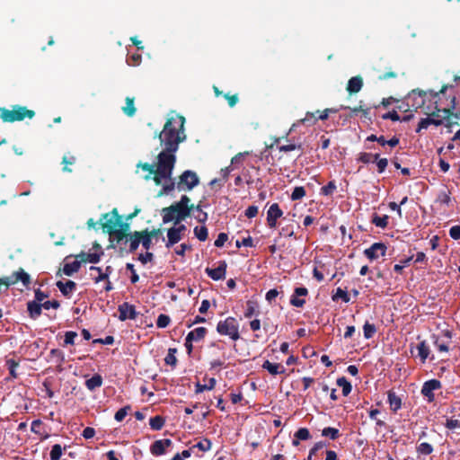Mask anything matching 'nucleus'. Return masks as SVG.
I'll list each match as a JSON object with an SVG mask.
<instances>
[{
  "label": "nucleus",
  "instance_id": "1",
  "mask_svg": "<svg viewBox=\"0 0 460 460\" xmlns=\"http://www.w3.org/2000/svg\"><path fill=\"white\" fill-rule=\"evenodd\" d=\"M184 123V117L171 114L159 134L160 145L163 149L157 155L156 167L146 163L137 164V168L147 172L144 177L146 180L153 179L156 185L162 186L158 196L167 195L174 188L181 191L190 190L199 183L197 173L190 170L182 172L177 184L172 178L176 162L175 153L179 149V145L186 139Z\"/></svg>",
  "mask_w": 460,
  "mask_h": 460
},
{
  "label": "nucleus",
  "instance_id": "2",
  "mask_svg": "<svg viewBox=\"0 0 460 460\" xmlns=\"http://www.w3.org/2000/svg\"><path fill=\"white\" fill-rule=\"evenodd\" d=\"M102 226L104 232L116 238L118 241L123 240L128 226L123 224L121 217L119 216L117 209L103 215L102 218Z\"/></svg>",
  "mask_w": 460,
  "mask_h": 460
},
{
  "label": "nucleus",
  "instance_id": "3",
  "mask_svg": "<svg viewBox=\"0 0 460 460\" xmlns=\"http://www.w3.org/2000/svg\"><path fill=\"white\" fill-rule=\"evenodd\" d=\"M217 331L220 335L228 336L233 341H237L240 338L239 324L234 317H227L218 322Z\"/></svg>",
  "mask_w": 460,
  "mask_h": 460
},
{
  "label": "nucleus",
  "instance_id": "4",
  "mask_svg": "<svg viewBox=\"0 0 460 460\" xmlns=\"http://www.w3.org/2000/svg\"><path fill=\"white\" fill-rule=\"evenodd\" d=\"M33 116V111L21 106L14 107L12 111L5 109L1 110V119L5 122L22 120L25 118L31 119Z\"/></svg>",
  "mask_w": 460,
  "mask_h": 460
},
{
  "label": "nucleus",
  "instance_id": "5",
  "mask_svg": "<svg viewBox=\"0 0 460 460\" xmlns=\"http://www.w3.org/2000/svg\"><path fill=\"white\" fill-rule=\"evenodd\" d=\"M172 445V441L169 438L155 440L151 447L150 452L153 456H159L166 454Z\"/></svg>",
  "mask_w": 460,
  "mask_h": 460
},
{
  "label": "nucleus",
  "instance_id": "6",
  "mask_svg": "<svg viewBox=\"0 0 460 460\" xmlns=\"http://www.w3.org/2000/svg\"><path fill=\"white\" fill-rule=\"evenodd\" d=\"M386 246L382 243H375L369 248L364 251L365 255L371 261L385 256Z\"/></svg>",
  "mask_w": 460,
  "mask_h": 460
},
{
  "label": "nucleus",
  "instance_id": "7",
  "mask_svg": "<svg viewBox=\"0 0 460 460\" xmlns=\"http://www.w3.org/2000/svg\"><path fill=\"white\" fill-rule=\"evenodd\" d=\"M283 216V211L280 209L279 204L273 203L267 212V224L270 228L277 226V220Z\"/></svg>",
  "mask_w": 460,
  "mask_h": 460
},
{
  "label": "nucleus",
  "instance_id": "8",
  "mask_svg": "<svg viewBox=\"0 0 460 460\" xmlns=\"http://www.w3.org/2000/svg\"><path fill=\"white\" fill-rule=\"evenodd\" d=\"M186 230L184 225H180L177 227H172L167 232L168 241L166 247L169 248L177 243L181 239V234Z\"/></svg>",
  "mask_w": 460,
  "mask_h": 460
},
{
  "label": "nucleus",
  "instance_id": "9",
  "mask_svg": "<svg viewBox=\"0 0 460 460\" xmlns=\"http://www.w3.org/2000/svg\"><path fill=\"white\" fill-rule=\"evenodd\" d=\"M440 388V382L436 379H431L424 383L421 394L428 398L429 402L434 400V391Z\"/></svg>",
  "mask_w": 460,
  "mask_h": 460
},
{
  "label": "nucleus",
  "instance_id": "10",
  "mask_svg": "<svg viewBox=\"0 0 460 460\" xmlns=\"http://www.w3.org/2000/svg\"><path fill=\"white\" fill-rule=\"evenodd\" d=\"M206 273L213 280H220L225 279L226 271V263L225 261L220 262L219 266L215 269L207 268Z\"/></svg>",
  "mask_w": 460,
  "mask_h": 460
},
{
  "label": "nucleus",
  "instance_id": "11",
  "mask_svg": "<svg viewBox=\"0 0 460 460\" xmlns=\"http://www.w3.org/2000/svg\"><path fill=\"white\" fill-rule=\"evenodd\" d=\"M119 319L125 321L127 319H135L137 313L134 305L128 303H123L119 306Z\"/></svg>",
  "mask_w": 460,
  "mask_h": 460
},
{
  "label": "nucleus",
  "instance_id": "12",
  "mask_svg": "<svg viewBox=\"0 0 460 460\" xmlns=\"http://www.w3.org/2000/svg\"><path fill=\"white\" fill-rule=\"evenodd\" d=\"M262 368L266 369L270 375L273 376L284 374L286 372V368L283 365L272 363L269 360L264 361L262 364Z\"/></svg>",
  "mask_w": 460,
  "mask_h": 460
},
{
  "label": "nucleus",
  "instance_id": "13",
  "mask_svg": "<svg viewBox=\"0 0 460 460\" xmlns=\"http://www.w3.org/2000/svg\"><path fill=\"white\" fill-rule=\"evenodd\" d=\"M362 86L363 79L360 76H353L348 82L347 91L349 93H357L362 89Z\"/></svg>",
  "mask_w": 460,
  "mask_h": 460
},
{
  "label": "nucleus",
  "instance_id": "14",
  "mask_svg": "<svg viewBox=\"0 0 460 460\" xmlns=\"http://www.w3.org/2000/svg\"><path fill=\"white\" fill-rule=\"evenodd\" d=\"M207 333L205 327H198L188 333V341H199L202 340Z\"/></svg>",
  "mask_w": 460,
  "mask_h": 460
},
{
  "label": "nucleus",
  "instance_id": "15",
  "mask_svg": "<svg viewBox=\"0 0 460 460\" xmlns=\"http://www.w3.org/2000/svg\"><path fill=\"white\" fill-rule=\"evenodd\" d=\"M57 286L60 292L65 295H70L75 289V283L72 280H67L66 282L58 281Z\"/></svg>",
  "mask_w": 460,
  "mask_h": 460
},
{
  "label": "nucleus",
  "instance_id": "16",
  "mask_svg": "<svg viewBox=\"0 0 460 460\" xmlns=\"http://www.w3.org/2000/svg\"><path fill=\"white\" fill-rule=\"evenodd\" d=\"M81 261H73L71 262H66L63 267V272L66 276H71L77 272L81 267Z\"/></svg>",
  "mask_w": 460,
  "mask_h": 460
},
{
  "label": "nucleus",
  "instance_id": "17",
  "mask_svg": "<svg viewBox=\"0 0 460 460\" xmlns=\"http://www.w3.org/2000/svg\"><path fill=\"white\" fill-rule=\"evenodd\" d=\"M90 270L91 271H96L98 273V275L96 277H94V280H95V282H100L102 280H105V279H108L109 275L112 271V269H111V266H108L105 269V272H102V269L100 267L92 266L90 268Z\"/></svg>",
  "mask_w": 460,
  "mask_h": 460
},
{
  "label": "nucleus",
  "instance_id": "18",
  "mask_svg": "<svg viewBox=\"0 0 460 460\" xmlns=\"http://www.w3.org/2000/svg\"><path fill=\"white\" fill-rule=\"evenodd\" d=\"M441 125L442 124V119H431L429 116L428 118L422 119L418 126V128L416 129L417 132H420L421 129L427 128L429 125Z\"/></svg>",
  "mask_w": 460,
  "mask_h": 460
},
{
  "label": "nucleus",
  "instance_id": "19",
  "mask_svg": "<svg viewBox=\"0 0 460 460\" xmlns=\"http://www.w3.org/2000/svg\"><path fill=\"white\" fill-rule=\"evenodd\" d=\"M388 402L393 411H397L402 406L401 398L392 391L388 393Z\"/></svg>",
  "mask_w": 460,
  "mask_h": 460
},
{
  "label": "nucleus",
  "instance_id": "20",
  "mask_svg": "<svg viewBox=\"0 0 460 460\" xmlns=\"http://www.w3.org/2000/svg\"><path fill=\"white\" fill-rule=\"evenodd\" d=\"M102 378L100 375H94L91 378L87 379L85 381V386L90 391H93L96 388L102 386Z\"/></svg>",
  "mask_w": 460,
  "mask_h": 460
},
{
  "label": "nucleus",
  "instance_id": "21",
  "mask_svg": "<svg viewBox=\"0 0 460 460\" xmlns=\"http://www.w3.org/2000/svg\"><path fill=\"white\" fill-rule=\"evenodd\" d=\"M163 215V221L164 223H168L171 221H175V225H178L180 222H177V216L176 213H174V210L172 209V206L165 208L162 211Z\"/></svg>",
  "mask_w": 460,
  "mask_h": 460
},
{
  "label": "nucleus",
  "instance_id": "22",
  "mask_svg": "<svg viewBox=\"0 0 460 460\" xmlns=\"http://www.w3.org/2000/svg\"><path fill=\"white\" fill-rule=\"evenodd\" d=\"M41 304H39L38 302H29L28 303V311L31 318H37L41 314Z\"/></svg>",
  "mask_w": 460,
  "mask_h": 460
},
{
  "label": "nucleus",
  "instance_id": "23",
  "mask_svg": "<svg viewBox=\"0 0 460 460\" xmlns=\"http://www.w3.org/2000/svg\"><path fill=\"white\" fill-rule=\"evenodd\" d=\"M172 208L174 210V213H176L177 222H181L185 219L190 212V209H185L183 207H179V204L177 203L172 205Z\"/></svg>",
  "mask_w": 460,
  "mask_h": 460
},
{
  "label": "nucleus",
  "instance_id": "24",
  "mask_svg": "<svg viewBox=\"0 0 460 460\" xmlns=\"http://www.w3.org/2000/svg\"><path fill=\"white\" fill-rule=\"evenodd\" d=\"M129 249L130 251H136L141 243V232H135L129 235Z\"/></svg>",
  "mask_w": 460,
  "mask_h": 460
},
{
  "label": "nucleus",
  "instance_id": "25",
  "mask_svg": "<svg viewBox=\"0 0 460 460\" xmlns=\"http://www.w3.org/2000/svg\"><path fill=\"white\" fill-rule=\"evenodd\" d=\"M417 349H418L419 357L420 358L421 361L425 362V360L427 359V358L429 355V346L426 344L425 341H421L418 344Z\"/></svg>",
  "mask_w": 460,
  "mask_h": 460
},
{
  "label": "nucleus",
  "instance_id": "26",
  "mask_svg": "<svg viewBox=\"0 0 460 460\" xmlns=\"http://www.w3.org/2000/svg\"><path fill=\"white\" fill-rule=\"evenodd\" d=\"M149 425L153 430H160L164 425V420L161 416H155L149 420Z\"/></svg>",
  "mask_w": 460,
  "mask_h": 460
},
{
  "label": "nucleus",
  "instance_id": "27",
  "mask_svg": "<svg viewBox=\"0 0 460 460\" xmlns=\"http://www.w3.org/2000/svg\"><path fill=\"white\" fill-rule=\"evenodd\" d=\"M78 257L82 262L97 263L100 261V254L97 253H81Z\"/></svg>",
  "mask_w": 460,
  "mask_h": 460
},
{
  "label": "nucleus",
  "instance_id": "28",
  "mask_svg": "<svg viewBox=\"0 0 460 460\" xmlns=\"http://www.w3.org/2000/svg\"><path fill=\"white\" fill-rule=\"evenodd\" d=\"M216 383H217L216 379L212 377V378L208 379V384H206V385L197 384L196 385V393L199 394V393L204 392L205 390H212L215 387Z\"/></svg>",
  "mask_w": 460,
  "mask_h": 460
},
{
  "label": "nucleus",
  "instance_id": "29",
  "mask_svg": "<svg viewBox=\"0 0 460 460\" xmlns=\"http://www.w3.org/2000/svg\"><path fill=\"white\" fill-rule=\"evenodd\" d=\"M123 111L128 116H133L136 113V109L134 106V99L127 97L126 105L123 107Z\"/></svg>",
  "mask_w": 460,
  "mask_h": 460
},
{
  "label": "nucleus",
  "instance_id": "30",
  "mask_svg": "<svg viewBox=\"0 0 460 460\" xmlns=\"http://www.w3.org/2000/svg\"><path fill=\"white\" fill-rule=\"evenodd\" d=\"M15 279L18 281H22L24 286H28L31 282V278L28 273H26L23 270H20L19 271L14 272Z\"/></svg>",
  "mask_w": 460,
  "mask_h": 460
},
{
  "label": "nucleus",
  "instance_id": "31",
  "mask_svg": "<svg viewBox=\"0 0 460 460\" xmlns=\"http://www.w3.org/2000/svg\"><path fill=\"white\" fill-rule=\"evenodd\" d=\"M176 352H177L176 349H173V348L169 349L168 353L164 358V361L167 365H170L172 367L176 366V363H177V358L175 356Z\"/></svg>",
  "mask_w": 460,
  "mask_h": 460
},
{
  "label": "nucleus",
  "instance_id": "32",
  "mask_svg": "<svg viewBox=\"0 0 460 460\" xmlns=\"http://www.w3.org/2000/svg\"><path fill=\"white\" fill-rule=\"evenodd\" d=\"M194 234L199 241H206L208 238V229L206 226H196L194 228Z\"/></svg>",
  "mask_w": 460,
  "mask_h": 460
},
{
  "label": "nucleus",
  "instance_id": "33",
  "mask_svg": "<svg viewBox=\"0 0 460 460\" xmlns=\"http://www.w3.org/2000/svg\"><path fill=\"white\" fill-rule=\"evenodd\" d=\"M388 219L389 217L386 215L383 217L375 216L372 219V223L377 227L385 228L388 224Z\"/></svg>",
  "mask_w": 460,
  "mask_h": 460
},
{
  "label": "nucleus",
  "instance_id": "34",
  "mask_svg": "<svg viewBox=\"0 0 460 460\" xmlns=\"http://www.w3.org/2000/svg\"><path fill=\"white\" fill-rule=\"evenodd\" d=\"M337 384L339 386L342 388V394L344 396H347L351 391V385L347 381L345 377H341L337 380Z\"/></svg>",
  "mask_w": 460,
  "mask_h": 460
},
{
  "label": "nucleus",
  "instance_id": "35",
  "mask_svg": "<svg viewBox=\"0 0 460 460\" xmlns=\"http://www.w3.org/2000/svg\"><path fill=\"white\" fill-rule=\"evenodd\" d=\"M339 434H340L339 429H337L335 428H332V427L324 428L322 430V435L323 437H328L331 439H336L339 437Z\"/></svg>",
  "mask_w": 460,
  "mask_h": 460
},
{
  "label": "nucleus",
  "instance_id": "36",
  "mask_svg": "<svg viewBox=\"0 0 460 460\" xmlns=\"http://www.w3.org/2000/svg\"><path fill=\"white\" fill-rule=\"evenodd\" d=\"M374 162L376 163V166H377L379 172H383L385 170L387 164H388L387 159L386 158H379L378 154L374 155Z\"/></svg>",
  "mask_w": 460,
  "mask_h": 460
},
{
  "label": "nucleus",
  "instance_id": "37",
  "mask_svg": "<svg viewBox=\"0 0 460 460\" xmlns=\"http://www.w3.org/2000/svg\"><path fill=\"white\" fill-rule=\"evenodd\" d=\"M449 110L443 109V110H438L437 112H432L429 117L431 119H442V123L445 119H448L449 117Z\"/></svg>",
  "mask_w": 460,
  "mask_h": 460
},
{
  "label": "nucleus",
  "instance_id": "38",
  "mask_svg": "<svg viewBox=\"0 0 460 460\" xmlns=\"http://www.w3.org/2000/svg\"><path fill=\"white\" fill-rule=\"evenodd\" d=\"M62 456V447L60 445L56 444L52 447L49 456L51 460H59Z\"/></svg>",
  "mask_w": 460,
  "mask_h": 460
},
{
  "label": "nucleus",
  "instance_id": "39",
  "mask_svg": "<svg viewBox=\"0 0 460 460\" xmlns=\"http://www.w3.org/2000/svg\"><path fill=\"white\" fill-rule=\"evenodd\" d=\"M211 447V442L210 440L208 439H203L199 442H198L197 444H195L191 449H195V448H198L199 449L200 451L202 452H206V451H208Z\"/></svg>",
  "mask_w": 460,
  "mask_h": 460
},
{
  "label": "nucleus",
  "instance_id": "40",
  "mask_svg": "<svg viewBox=\"0 0 460 460\" xmlns=\"http://www.w3.org/2000/svg\"><path fill=\"white\" fill-rule=\"evenodd\" d=\"M417 451L421 455H430L433 451V447L427 442L420 443L417 448Z\"/></svg>",
  "mask_w": 460,
  "mask_h": 460
},
{
  "label": "nucleus",
  "instance_id": "41",
  "mask_svg": "<svg viewBox=\"0 0 460 460\" xmlns=\"http://www.w3.org/2000/svg\"><path fill=\"white\" fill-rule=\"evenodd\" d=\"M305 196V190L302 186L296 187L291 194L292 200L301 199Z\"/></svg>",
  "mask_w": 460,
  "mask_h": 460
},
{
  "label": "nucleus",
  "instance_id": "42",
  "mask_svg": "<svg viewBox=\"0 0 460 460\" xmlns=\"http://www.w3.org/2000/svg\"><path fill=\"white\" fill-rule=\"evenodd\" d=\"M364 337L366 339H370L376 333V327L374 324L366 323L363 326Z\"/></svg>",
  "mask_w": 460,
  "mask_h": 460
},
{
  "label": "nucleus",
  "instance_id": "43",
  "mask_svg": "<svg viewBox=\"0 0 460 460\" xmlns=\"http://www.w3.org/2000/svg\"><path fill=\"white\" fill-rule=\"evenodd\" d=\"M141 243L146 250L151 247L152 235L146 232H141Z\"/></svg>",
  "mask_w": 460,
  "mask_h": 460
},
{
  "label": "nucleus",
  "instance_id": "44",
  "mask_svg": "<svg viewBox=\"0 0 460 460\" xmlns=\"http://www.w3.org/2000/svg\"><path fill=\"white\" fill-rule=\"evenodd\" d=\"M295 438L300 440H307L310 438V432L306 428H301L295 433Z\"/></svg>",
  "mask_w": 460,
  "mask_h": 460
},
{
  "label": "nucleus",
  "instance_id": "45",
  "mask_svg": "<svg viewBox=\"0 0 460 460\" xmlns=\"http://www.w3.org/2000/svg\"><path fill=\"white\" fill-rule=\"evenodd\" d=\"M170 317L168 315H165V314H160L157 318V321H156V325L157 327L159 328H165L169 325L170 323Z\"/></svg>",
  "mask_w": 460,
  "mask_h": 460
},
{
  "label": "nucleus",
  "instance_id": "46",
  "mask_svg": "<svg viewBox=\"0 0 460 460\" xmlns=\"http://www.w3.org/2000/svg\"><path fill=\"white\" fill-rule=\"evenodd\" d=\"M336 190V185L333 181H330L327 185L323 186L321 189V193L325 196L332 195V192Z\"/></svg>",
  "mask_w": 460,
  "mask_h": 460
},
{
  "label": "nucleus",
  "instance_id": "47",
  "mask_svg": "<svg viewBox=\"0 0 460 460\" xmlns=\"http://www.w3.org/2000/svg\"><path fill=\"white\" fill-rule=\"evenodd\" d=\"M337 298H341L346 303L349 301L348 293L341 288H337L336 294L332 297L333 300H336Z\"/></svg>",
  "mask_w": 460,
  "mask_h": 460
},
{
  "label": "nucleus",
  "instance_id": "48",
  "mask_svg": "<svg viewBox=\"0 0 460 460\" xmlns=\"http://www.w3.org/2000/svg\"><path fill=\"white\" fill-rule=\"evenodd\" d=\"M77 337L75 332H66L65 334L64 343L65 345H72L75 343V339Z\"/></svg>",
  "mask_w": 460,
  "mask_h": 460
},
{
  "label": "nucleus",
  "instance_id": "49",
  "mask_svg": "<svg viewBox=\"0 0 460 460\" xmlns=\"http://www.w3.org/2000/svg\"><path fill=\"white\" fill-rule=\"evenodd\" d=\"M129 410V407L128 406H126V407H123V408H120L116 413H115V420L117 421H122L124 420V418L127 416L128 414V411Z\"/></svg>",
  "mask_w": 460,
  "mask_h": 460
},
{
  "label": "nucleus",
  "instance_id": "50",
  "mask_svg": "<svg viewBox=\"0 0 460 460\" xmlns=\"http://www.w3.org/2000/svg\"><path fill=\"white\" fill-rule=\"evenodd\" d=\"M235 245L240 248L241 246L252 247L253 245V241L251 236L243 238L242 241L237 240L235 242Z\"/></svg>",
  "mask_w": 460,
  "mask_h": 460
},
{
  "label": "nucleus",
  "instance_id": "51",
  "mask_svg": "<svg viewBox=\"0 0 460 460\" xmlns=\"http://www.w3.org/2000/svg\"><path fill=\"white\" fill-rule=\"evenodd\" d=\"M141 56L138 54H132L127 60L128 66H136L140 64Z\"/></svg>",
  "mask_w": 460,
  "mask_h": 460
},
{
  "label": "nucleus",
  "instance_id": "52",
  "mask_svg": "<svg viewBox=\"0 0 460 460\" xmlns=\"http://www.w3.org/2000/svg\"><path fill=\"white\" fill-rule=\"evenodd\" d=\"M228 239V236L225 233H220L218 235H217V238L216 239L215 241V246L217 247H222L224 246L225 243L227 241Z\"/></svg>",
  "mask_w": 460,
  "mask_h": 460
},
{
  "label": "nucleus",
  "instance_id": "53",
  "mask_svg": "<svg viewBox=\"0 0 460 460\" xmlns=\"http://www.w3.org/2000/svg\"><path fill=\"white\" fill-rule=\"evenodd\" d=\"M258 210H259V208H258L257 206H250L245 210V216L248 218L255 217L257 216V214H258Z\"/></svg>",
  "mask_w": 460,
  "mask_h": 460
},
{
  "label": "nucleus",
  "instance_id": "54",
  "mask_svg": "<svg viewBox=\"0 0 460 460\" xmlns=\"http://www.w3.org/2000/svg\"><path fill=\"white\" fill-rule=\"evenodd\" d=\"M449 235L455 239H460V226H454L449 230Z\"/></svg>",
  "mask_w": 460,
  "mask_h": 460
},
{
  "label": "nucleus",
  "instance_id": "55",
  "mask_svg": "<svg viewBox=\"0 0 460 460\" xmlns=\"http://www.w3.org/2000/svg\"><path fill=\"white\" fill-rule=\"evenodd\" d=\"M359 161L364 164L374 163V155L368 153H362L359 156Z\"/></svg>",
  "mask_w": 460,
  "mask_h": 460
},
{
  "label": "nucleus",
  "instance_id": "56",
  "mask_svg": "<svg viewBox=\"0 0 460 460\" xmlns=\"http://www.w3.org/2000/svg\"><path fill=\"white\" fill-rule=\"evenodd\" d=\"M446 427L449 429H460V420L450 419L447 420Z\"/></svg>",
  "mask_w": 460,
  "mask_h": 460
},
{
  "label": "nucleus",
  "instance_id": "57",
  "mask_svg": "<svg viewBox=\"0 0 460 460\" xmlns=\"http://www.w3.org/2000/svg\"><path fill=\"white\" fill-rule=\"evenodd\" d=\"M325 445L322 442L316 443L309 451L308 459L311 460L313 456L316 454V452L322 449Z\"/></svg>",
  "mask_w": 460,
  "mask_h": 460
},
{
  "label": "nucleus",
  "instance_id": "58",
  "mask_svg": "<svg viewBox=\"0 0 460 460\" xmlns=\"http://www.w3.org/2000/svg\"><path fill=\"white\" fill-rule=\"evenodd\" d=\"M383 119H391L393 121H398L400 120V116L396 111H393L384 114Z\"/></svg>",
  "mask_w": 460,
  "mask_h": 460
},
{
  "label": "nucleus",
  "instance_id": "59",
  "mask_svg": "<svg viewBox=\"0 0 460 460\" xmlns=\"http://www.w3.org/2000/svg\"><path fill=\"white\" fill-rule=\"evenodd\" d=\"M127 269L131 271V278H130L131 282L132 283L137 282L139 278H138V275L137 274V272H136V270L134 269V265L131 264V263H128L127 264Z\"/></svg>",
  "mask_w": 460,
  "mask_h": 460
},
{
  "label": "nucleus",
  "instance_id": "60",
  "mask_svg": "<svg viewBox=\"0 0 460 460\" xmlns=\"http://www.w3.org/2000/svg\"><path fill=\"white\" fill-rule=\"evenodd\" d=\"M290 303L294 306L301 307L305 305V299L299 298V296H292Z\"/></svg>",
  "mask_w": 460,
  "mask_h": 460
},
{
  "label": "nucleus",
  "instance_id": "61",
  "mask_svg": "<svg viewBox=\"0 0 460 460\" xmlns=\"http://www.w3.org/2000/svg\"><path fill=\"white\" fill-rule=\"evenodd\" d=\"M42 307L46 310H49L50 308H58L59 307V303L56 300H53V301H46L44 302L43 304H41Z\"/></svg>",
  "mask_w": 460,
  "mask_h": 460
},
{
  "label": "nucleus",
  "instance_id": "62",
  "mask_svg": "<svg viewBox=\"0 0 460 460\" xmlns=\"http://www.w3.org/2000/svg\"><path fill=\"white\" fill-rule=\"evenodd\" d=\"M279 295V292L277 289H270L267 293H266V300L268 302H271L273 301Z\"/></svg>",
  "mask_w": 460,
  "mask_h": 460
},
{
  "label": "nucleus",
  "instance_id": "63",
  "mask_svg": "<svg viewBox=\"0 0 460 460\" xmlns=\"http://www.w3.org/2000/svg\"><path fill=\"white\" fill-rule=\"evenodd\" d=\"M95 435V430L93 428L87 427L83 431V437L86 439L93 438Z\"/></svg>",
  "mask_w": 460,
  "mask_h": 460
},
{
  "label": "nucleus",
  "instance_id": "64",
  "mask_svg": "<svg viewBox=\"0 0 460 460\" xmlns=\"http://www.w3.org/2000/svg\"><path fill=\"white\" fill-rule=\"evenodd\" d=\"M48 296L42 292L40 289L35 290V300L34 302H38L39 304H41V302L47 297Z\"/></svg>",
  "mask_w": 460,
  "mask_h": 460
}]
</instances>
